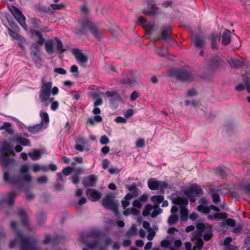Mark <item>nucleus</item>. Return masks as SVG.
Listing matches in <instances>:
<instances>
[{
	"mask_svg": "<svg viewBox=\"0 0 250 250\" xmlns=\"http://www.w3.org/2000/svg\"><path fill=\"white\" fill-rule=\"evenodd\" d=\"M18 242L20 243L21 250H38L37 239L32 237H25L20 230H17L15 239L10 242L9 247L14 248Z\"/></svg>",
	"mask_w": 250,
	"mask_h": 250,
	"instance_id": "nucleus-1",
	"label": "nucleus"
},
{
	"mask_svg": "<svg viewBox=\"0 0 250 250\" xmlns=\"http://www.w3.org/2000/svg\"><path fill=\"white\" fill-rule=\"evenodd\" d=\"M79 27L78 33L80 34H85L87 30L97 39L100 40L102 38V35L100 31L97 29L96 25L90 21L84 19L79 21Z\"/></svg>",
	"mask_w": 250,
	"mask_h": 250,
	"instance_id": "nucleus-2",
	"label": "nucleus"
},
{
	"mask_svg": "<svg viewBox=\"0 0 250 250\" xmlns=\"http://www.w3.org/2000/svg\"><path fill=\"white\" fill-rule=\"evenodd\" d=\"M31 34L38 38L36 42L31 44L30 48V54L31 56L40 59V46H42L45 42V38H43L42 32L38 30H31Z\"/></svg>",
	"mask_w": 250,
	"mask_h": 250,
	"instance_id": "nucleus-3",
	"label": "nucleus"
},
{
	"mask_svg": "<svg viewBox=\"0 0 250 250\" xmlns=\"http://www.w3.org/2000/svg\"><path fill=\"white\" fill-rule=\"evenodd\" d=\"M170 75L177 80L184 83H190L195 80V76L192 73L181 68L171 70Z\"/></svg>",
	"mask_w": 250,
	"mask_h": 250,
	"instance_id": "nucleus-4",
	"label": "nucleus"
},
{
	"mask_svg": "<svg viewBox=\"0 0 250 250\" xmlns=\"http://www.w3.org/2000/svg\"><path fill=\"white\" fill-rule=\"evenodd\" d=\"M3 181L6 183L12 184L14 186L21 185L23 181L27 183H29L32 181V177L30 174H23L22 177L16 176L15 175L10 176L8 171L3 172Z\"/></svg>",
	"mask_w": 250,
	"mask_h": 250,
	"instance_id": "nucleus-5",
	"label": "nucleus"
},
{
	"mask_svg": "<svg viewBox=\"0 0 250 250\" xmlns=\"http://www.w3.org/2000/svg\"><path fill=\"white\" fill-rule=\"evenodd\" d=\"M172 200L173 204L180 207L181 220H187L188 211L186 207L188 204V200L185 197H177L173 198Z\"/></svg>",
	"mask_w": 250,
	"mask_h": 250,
	"instance_id": "nucleus-6",
	"label": "nucleus"
},
{
	"mask_svg": "<svg viewBox=\"0 0 250 250\" xmlns=\"http://www.w3.org/2000/svg\"><path fill=\"white\" fill-rule=\"evenodd\" d=\"M203 190L197 184L192 185L184 191V194L191 202L195 201V197H200L203 194Z\"/></svg>",
	"mask_w": 250,
	"mask_h": 250,
	"instance_id": "nucleus-7",
	"label": "nucleus"
},
{
	"mask_svg": "<svg viewBox=\"0 0 250 250\" xmlns=\"http://www.w3.org/2000/svg\"><path fill=\"white\" fill-rule=\"evenodd\" d=\"M10 11L20 25L24 30L26 31L28 27L25 21L26 18L22 11L14 5L12 6V8L10 9Z\"/></svg>",
	"mask_w": 250,
	"mask_h": 250,
	"instance_id": "nucleus-8",
	"label": "nucleus"
},
{
	"mask_svg": "<svg viewBox=\"0 0 250 250\" xmlns=\"http://www.w3.org/2000/svg\"><path fill=\"white\" fill-rule=\"evenodd\" d=\"M114 197L112 193L106 194L102 200V206L106 209H110L115 213L118 212V208L114 203Z\"/></svg>",
	"mask_w": 250,
	"mask_h": 250,
	"instance_id": "nucleus-9",
	"label": "nucleus"
},
{
	"mask_svg": "<svg viewBox=\"0 0 250 250\" xmlns=\"http://www.w3.org/2000/svg\"><path fill=\"white\" fill-rule=\"evenodd\" d=\"M52 84V82H48L41 85L39 92V98L41 102L46 101L49 100L51 95Z\"/></svg>",
	"mask_w": 250,
	"mask_h": 250,
	"instance_id": "nucleus-10",
	"label": "nucleus"
},
{
	"mask_svg": "<svg viewBox=\"0 0 250 250\" xmlns=\"http://www.w3.org/2000/svg\"><path fill=\"white\" fill-rule=\"evenodd\" d=\"M11 153V149L8 145H5L2 147L1 149V156L0 157V162L1 165L7 167L11 162V159L9 158Z\"/></svg>",
	"mask_w": 250,
	"mask_h": 250,
	"instance_id": "nucleus-11",
	"label": "nucleus"
},
{
	"mask_svg": "<svg viewBox=\"0 0 250 250\" xmlns=\"http://www.w3.org/2000/svg\"><path fill=\"white\" fill-rule=\"evenodd\" d=\"M143 13L155 16L159 13L158 8L152 0H149L147 2V9L144 10Z\"/></svg>",
	"mask_w": 250,
	"mask_h": 250,
	"instance_id": "nucleus-12",
	"label": "nucleus"
},
{
	"mask_svg": "<svg viewBox=\"0 0 250 250\" xmlns=\"http://www.w3.org/2000/svg\"><path fill=\"white\" fill-rule=\"evenodd\" d=\"M72 53L79 63H85L87 62L88 58L86 55L83 53L81 50L74 48L72 49Z\"/></svg>",
	"mask_w": 250,
	"mask_h": 250,
	"instance_id": "nucleus-13",
	"label": "nucleus"
},
{
	"mask_svg": "<svg viewBox=\"0 0 250 250\" xmlns=\"http://www.w3.org/2000/svg\"><path fill=\"white\" fill-rule=\"evenodd\" d=\"M134 82V74L132 70H127L123 73L121 82L123 84L131 85Z\"/></svg>",
	"mask_w": 250,
	"mask_h": 250,
	"instance_id": "nucleus-14",
	"label": "nucleus"
},
{
	"mask_svg": "<svg viewBox=\"0 0 250 250\" xmlns=\"http://www.w3.org/2000/svg\"><path fill=\"white\" fill-rule=\"evenodd\" d=\"M86 195L92 202L98 201L102 197L101 193L94 188H89L86 190Z\"/></svg>",
	"mask_w": 250,
	"mask_h": 250,
	"instance_id": "nucleus-15",
	"label": "nucleus"
},
{
	"mask_svg": "<svg viewBox=\"0 0 250 250\" xmlns=\"http://www.w3.org/2000/svg\"><path fill=\"white\" fill-rule=\"evenodd\" d=\"M97 177L95 175L91 174L83 179L82 183L85 188L93 187L97 184Z\"/></svg>",
	"mask_w": 250,
	"mask_h": 250,
	"instance_id": "nucleus-16",
	"label": "nucleus"
},
{
	"mask_svg": "<svg viewBox=\"0 0 250 250\" xmlns=\"http://www.w3.org/2000/svg\"><path fill=\"white\" fill-rule=\"evenodd\" d=\"M23 226L28 227L29 221L27 213L23 208H18L17 212Z\"/></svg>",
	"mask_w": 250,
	"mask_h": 250,
	"instance_id": "nucleus-17",
	"label": "nucleus"
},
{
	"mask_svg": "<svg viewBox=\"0 0 250 250\" xmlns=\"http://www.w3.org/2000/svg\"><path fill=\"white\" fill-rule=\"evenodd\" d=\"M17 193L15 191L10 192L7 194V197L2 199L0 201V207H1L3 202L6 203L8 206H12L15 202V199L17 196Z\"/></svg>",
	"mask_w": 250,
	"mask_h": 250,
	"instance_id": "nucleus-18",
	"label": "nucleus"
},
{
	"mask_svg": "<svg viewBox=\"0 0 250 250\" xmlns=\"http://www.w3.org/2000/svg\"><path fill=\"white\" fill-rule=\"evenodd\" d=\"M191 39L197 48L202 49L205 48L206 43L204 37L198 36L192 38Z\"/></svg>",
	"mask_w": 250,
	"mask_h": 250,
	"instance_id": "nucleus-19",
	"label": "nucleus"
},
{
	"mask_svg": "<svg viewBox=\"0 0 250 250\" xmlns=\"http://www.w3.org/2000/svg\"><path fill=\"white\" fill-rule=\"evenodd\" d=\"M231 32L229 29H225L222 36V43L224 45H228L230 43Z\"/></svg>",
	"mask_w": 250,
	"mask_h": 250,
	"instance_id": "nucleus-20",
	"label": "nucleus"
},
{
	"mask_svg": "<svg viewBox=\"0 0 250 250\" xmlns=\"http://www.w3.org/2000/svg\"><path fill=\"white\" fill-rule=\"evenodd\" d=\"M172 29L170 27H167L165 29L163 30L161 33V39L167 41L169 40H171V35H172Z\"/></svg>",
	"mask_w": 250,
	"mask_h": 250,
	"instance_id": "nucleus-21",
	"label": "nucleus"
},
{
	"mask_svg": "<svg viewBox=\"0 0 250 250\" xmlns=\"http://www.w3.org/2000/svg\"><path fill=\"white\" fill-rule=\"evenodd\" d=\"M222 60L221 58L218 56L213 57L210 60V66L214 69H218L221 66Z\"/></svg>",
	"mask_w": 250,
	"mask_h": 250,
	"instance_id": "nucleus-22",
	"label": "nucleus"
},
{
	"mask_svg": "<svg viewBox=\"0 0 250 250\" xmlns=\"http://www.w3.org/2000/svg\"><path fill=\"white\" fill-rule=\"evenodd\" d=\"M97 241L99 242L100 247H98V249L100 250L104 249L108 245L112 243V239L108 236L105 237L104 239L99 238Z\"/></svg>",
	"mask_w": 250,
	"mask_h": 250,
	"instance_id": "nucleus-23",
	"label": "nucleus"
},
{
	"mask_svg": "<svg viewBox=\"0 0 250 250\" xmlns=\"http://www.w3.org/2000/svg\"><path fill=\"white\" fill-rule=\"evenodd\" d=\"M231 67L233 68H238L244 65L242 58L239 59H230L228 61Z\"/></svg>",
	"mask_w": 250,
	"mask_h": 250,
	"instance_id": "nucleus-24",
	"label": "nucleus"
},
{
	"mask_svg": "<svg viewBox=\"0 0 250 250\" xmlns=\"http://www.w3.org/2000/svg\"><path fill=\"white\" fill-rule=\"evenodd\" d=\"M44 44L46 52L48 55H52L54 53V43L52 40L45 41Z\"/></svg>",
	"mask_w": 250,
	"mask_h": 250,
	"instance_id": "nucleus-25",
	"label": "nucleus"
},
{
	"mask_svg": "<svg viewBox=\"0 0 250 250\" xmlns=\"http://www.w3.org/2000/svg\"><path fill=\"white\" fill-rule=\"evenodd\" d=\"M228 217V214L226 212H216L214 215H208V219L210 220L226 219Z\"/></svg>",
	"mask_w": 250,
	"mask_h": 250,
	"instance_id": "nucleus-26",
	"label": "nucleus"
},
{
	"mask_svg": "<svg viewBox=\"0 0 250 250\" xmlns=\"http://www.w3.org/2000/svg\"><path fill=\"white\" fill-rule=\"evenodd\" d=\"M15 141L16 143L20 144L23 146H30V141L29 139L24 138L21 135H16L15 137Z\"/></svg>",
	"mask_w": 250,
	"mask_h": 250,
	"instance_id": "nucleus-27",
	"label": "nucleus"
},
{
	"mask_svg": "<svg viewBox=\"0 0 250 250\" xmlns=\"http://www.w3.org/2000/svg\"><path fill=\"white\" fill-rule=\"evenodd\" d=\"M42 155V152L39 149H34L32 152L28 153V156L33 161L38 160Z\"/></svg>",
	"mask_w": 250,
	"mask_h": 250,
	"instance_id": "nucleus-28",
	"label": "nucleus"
},
{
	"mask_svg": "<svg viewBox=\"0 0 250 250\" xmlns=\"http://www.w3.org/2000/svg\"><path fill=\"white\" fill-rule=\"evenodd\" d=\"M37 222L39 225H43L46 220V215L42 212H39L36 215Z\"/></svg>",
	"mask_w": 250,
	"mask_h": 250,
	"instance_id": "nucleus-29",
	"label": "nucleus"
},
{
	"mask_svg": "<svg viewBox=\"0 0 250 250\" xmlns=\"http://www.w3.org/2000/svg\"><path fill=\"white\" fill-rule=\"evenodd\" d=\"M147 185L149 188L151 190H156L159 189V181L154 180L150 178L147 182Z\"/></svg>",
	"mask_w": 250,
	"mask_h": 250,
	"instance_id": "nucleus-30",
	"label": "nucleus"
},
{
	"mask_svg": "<svg viewBox=\"0 0 250 250\" xmlns=\"http://www.w3.org/2000/svg\"><path fill=\"white\" fill-rule=\"evenodd\" d=\"M43 126L42 123L37 124L33 126H29L27 128V130L29 132L33 133H37L40 130L42 129Z\"/></svg>",
	"mask_w": 250,
	"mask_h": 250,
	"instance_id": "nucleus-31",
	"label": "nucleus"
},
{
	"mask_svg": "<svg viewBox=\"0 0 250 250\" xmlns=\"http://www.w3.org/2000/svg\"><path fill=\"white\" fill-rule=\"evenodd\" d=\"M127 189L133 195H134V197H137L139 194V189L137 187V185L136 183H133L130 185H127Z\"/></svg>",
	"mask_w": 250,
	"mask_h": 250,
	"instance_id": "nucleus-32",
	"label": "nucleus"
},
{
	"mask_svg": "<svg viewBox=\"0 0 250 250\" xmlns=\"http://www.w3.org/2000/svg\"><path fill=\"white\" fill-rule=\"evenodd\" d=\"M0 130H5L8 134L12 135L14 131L11 127V124L9 122H4L2 125L0 127Z\"/></svg>",
	"mask_w": 250,
	"mask_h": 250,
	"instance_id": "nucleus-33",
	"label": "nucleus"
},
{
	"mask_svg": "<svg viewBox=\"0 0 250 250\" xmlns=\"http://www.w3.org/2000/svg\"><path fill=\"white\" fill-rule=\"evenodd\" d=\"M102 118L100 115H95L93 118H89L87 120V123L90 124L91 125H93L95 122L100 123L102 122Z\"/></svg>",
	"mask_w": 250,
	"mask_h": 250,
	"instance_id": "nucleus-34",
	"label": "nucleus"
},
{
	"mask_svg": "<svg viewBox=\"0 0 250 250\" xmlns=\"http://www.w3.org/2000/svg\"><path fill=\"white\" fill-rule=\"evenodd\" d=\"M7 30L9 35L13 40H17L21 36L19 34L20 31H16L15 30H12L10 28H8Z\"/></svg>",
	"mask_w": 250,
	"mask_h": 250,
	"instance_id": "nucleus-35",
	"label": "nucleus"
},
{
	"mask_svg": "<svg viewBox=\"0 0 250 250\" xmlns=\"http://www.w3.org/2000/svg\"><path fill=\"white\" fill-rule=\"evenodd\" d=\"M30 23L34 28H39L42 25L41 21L35 18H32L30 19Z\"/></svg>",
	"mask_w": 250,
	"mask_h": 250,
	"instance_id": "nucleus-36",
	"label": "nucleus"
},
{
	"mask_svg": "<svg viewBox=\"0 0 250 250\" xmlns=\"http://www.w3.org/2000/svg\"><path fill=\"white\" fill-rule=\"evenodd\" d=\"M55 40L56 41V43H57L56 48H57V49L58 50V51L60 53H62L64 52L66 50L65 49L63 48V44H62V42L61 41V40L60 39H58V38H56Z\"/></svg>",
	"mask_w": 250,
	"mask_h": 250,
	"instance_id": "nucleus-37",
	"label": "nucleus"
},
{
	"mask_svg": "<svg viewBox=\"0 0 250 250\" xmlns=\"http://www.w3.org/2000/svg\"><path fill=\"white\" fill-rule=\"evenodd\" d=\"M137 233V229L136 224H133L129 229L126 231V235L127 236H134Z\"/></svg>",
	"mask_w": 250,
	"mask_h": 250,
	"instance_id": "nucleus-38",
	"label": "nucleus"
},
{
	"mask_svg": "<svg viewBox=\"0 0 250 250\" xmlns=\"http://www.w3.org/2000/svg\"><path fill=\"white\" fill-rule=\"evenodd\" d=\"M151 201L156 204L161 203L164 200V197L163 195H154L151 197Z\"/></svg>",
	"mask_w": 250,
	"mask_h": 250,
	"instance_id": "nucleus-39",
	"label": "nucleus"
},
{
	"mask_svg": "<svg viewBox=\"0 0 250 250\" xmlns=\"http://www.w3.org/2000/svg\"><path fill=\"white\" fill-rule=\"evenodd\" d=\"M211 42H218L220 41V37L217 33H211L208 37Z\"/></svg>",
	"mask_w": 250,
	"mask_h": 250,
	"instance_id": "nucleus-40",
	"label": "nucleus"
},
{
	"mask_svg": "<svg viewBox=\"0 0 250 250\" xmlns=\"http://www.w3.org/2000/svg\"><path fill=\"white\" fill-rule=\"evenodd\" d=\"M178 219L179 217L177 214H172L168 217V223L170 225H172L175 224L178 221Z\"/></svg>",
	"mask_w": 250,
	"mask_h": 250,
	"instance_id": "nucleus-41",
	"label": "nucleus"
},
{
	"mask_svg": "<svg viewBox=\"0 0 250 250\" xmlns=\"http://www.w3.org/2000/svg\"><path fill=\"white\" fill-rule=\"evenodd\" d=\"M153 207L150 204H147L143 211L142 214L144 216L146 217L150 214V211L152 209Z\"/></svg>",
	"mask_w": 250,
	"mask_h": 250,
	"instance_id": "nucleus-42",
	"label": "nucleus"
},
{
	"mask_svg": "<svg viewBox=\"0 0 250 250\" xmlns=\"http://www.w3.org/2000/svg\"><path fill=\"white\" fill-rule=\"evenodd\" d=\"M40 116L42 119L41 123H48L49 122V118L48 114L46 112H42L41 111L40 112Z\"/></svg>",
	"mask_w": 250,
	"mask_h": 250,
	"instance_id": "nucleus-43",
	"label": "nucleus"
},
{
	"mask_svg": "<svg viewBox=\"0 0 250 250\" xmlns=\"http://www.w3.org/2000/svg\"><path fill=\"white\" fill-rule=\"evenodd\" d=\"M7 20L8 21V23L11 27V29L13 30H15L16 31H20V28L17 24L12 20V19H8Z\"/></svg>",
	"mask_w": 250,
	"mask_h": 250,
	"instance_id": "nucleus-44",
	"label": "nucleus"
},
{
	"mask_svg": "<svg viewBox=\"0 0 250 250\" xmlns=\"http://www.w3.org/2000/svg\"><path fill=\"white\" fill-rule=\"evenodd\" d=\"M197 210L205 214H209L210 212L209 207H205L202 205H200L197 206Z\"/></svg>",
	"mask_w": 250,
	"mask_h": 250,
	"instance_id": "nucleus-45",
	"label": "nucleus"
},
{
	"mask_svg": "<svg viewBox=\"0 0 250 250\" xmlns=\"http://www.w3.org/2000/svg\"><path fill=\"white\" fill-rule=\"evenodd\" d=\"M195 246L193 247L194 250H201L204 246V242L202 239L195 240Z\"/></svg>",
	"mask_w": 250,
	"mask_h": 250,
	"instance_id": "nucleus-46",
	"label": "nucleus"
},
{
	"mask_svg": "<svg viewBox=\"0 0 250 250\" xmlns=\"http://www.w3.org/2000/svg\"><path fill=\"white\" fill-rule=\"evenodd\" d=\"M105 94L108 97L113 98L114 100L120 98V96L118 95L117 93L114 91H107L105 92Z\"/></svg>",
	"mask_w": 250,
	"mask_h": 250,
	"instance_id": "nucleus-47",
	"label": "nucleus"
},
{
	"mask_svg": "<svg viewBox=\"0 0 250 250\" xmlns=\"http://www.w3.org/2000/svg\"><path fill=\"white\" fill-rule=\"evenodd\" d=\"M36 8L37 9L40 11L44 12L45 13H48L50 10V9L49 7L42 5L41 4H38L36 5Z\"/></svg>",
	"mask_w": 250,
	"mask_h": 250,
	"instance_id": "nucleus-48",
	"label": "nucleus"
},
{
	"mask_svg": "<svg viewBox=\"0 0 250 250\" xmlns=\"http://www.w3.org/2000/svg\"><path fill=\"white\" fill-rule=\"evenodd\" d=\"M215 172L217 175L222 177H223L225 175V171L221 167H219L216 168Z\"/></svg>",
	"mask_w": 250,
	"mask_h": 250,
	"instance_id": "nucleus-49",
	"label": "nucleus"
},
{
	"mask_svg": "<svg viewBox=\"0 0 250 250\" xmlns=\"http://www.w3.org/2000/svg\"><path fill=\"white\" fill-rule=\"evenodd\" d=\"M168 188V184L165 182L162 181H159V188L160 189L161 192H164V190Z\"/></svg>",
	"mask_w": 250,
	"mask_h": 250,
	"instance_id": "nucleus-50",
	"label": "nucleus"
},
{
	"mask_svg": "<svg viewBox=\"0 0 250 250\" xmlns=\"http://www.w3.org/2000/svg\"><path fill=\"white\" fill-rule=\"evenodd\" d=\"M86 245L88 248L91 249H98V247H100L99 242L97 241V240L91 243H88L86 244Z\"/></svg>",
	"mask_w": 250,
	"mask_h": 250,
	"instance_id": "nucleus-51",
	"label": "nucleus"
},
{
	"mask_svg": "<svg viewBox=\"0 0 250 250\" xmlns=\"http://www.w3.org/2000/svg\"><path fill=\"white\" fill-rule=\"evenodd\" d=\"M162 211V209L158 207L157 208H155L154 209L151 214V216L152 218L156 217L157 215L161 214Z\"/></svg>",
	"mask_w": 250,
	"mask_h": 250,
	"instance_id": "nucleus-52",
	"label": "nucleus"
},
{
	"mask_svg": "<svg viewBox=\"0 0 250 250\" xmlns=\"http://www.w3.org/2000/svg\"><path fill=\"white\" fill-rule=\"evenodd\" d=\"M73 170L72 167H66L62 170V172L65 176H68L72 173Z\"/></svg>",
	"mask_w": 250,
	"mask_h": 250,
	"instance_id": "nucleus-53",
	"label": "nucleus"
},
{
	"mask_svg": "<svg viewBox=\"0 0 250 250\" xmlns=\"http://www.w3.org/2000/svg\"><path fill=\"white\" fill-rule=\"evenodd\" d=\"M202 235V232L200 231L195 230L193 233V238L195 240H201Z\"/></svg>",
	"mask_w": 250,
	"mask_h": 250,
	"instance_id": "nucleus-54",
	"label": "nucleus"
},
{
	"mask_svg": "<svg viewBox=\"0 0 250 250\" xmlns=\"http://www.w3.org/2000/svg\"><path fill=\"white\" fill-rule=\"evenodd\" d=\"M29 166L26 164H24L20 168V172L21 174H25L29 171Z\"/></svg>",
	"mask_w": 250,
	"mask_h": 250,
	"instance_id": "nucleus-55",
	"label": "nucleus"
},
{
	"mask_svg": "<svg viewBox=\"0 0 250 250\" xmlns=\"http://www.w3.org/2000/svg\"><path fill=\"white\" fill-rule=\"evenodd\" d=\"M158 54L162 57H165L168 54V49L166 48H161L158 52Z\"/></svg>",
	"mask_w": 250,
	"mask_h": 250,
	"instance_id": "nucleus-56",
	"label": "nucleus"
},
{
	"mask_svg": "<svg viewBox=\"0 0 250 250\" xmlns=\"http://www.w3.org/2000/svg\"><path fill=\"white\" fill-rule=\"evenodd\" d=\"M187 95L188 97H193L196 96L198 95V93L196 89L194 88H193L192 89H189L187 91Z\"/></svg>",
	"mask_w": 250,
	"mask_h": 250,
	"instance_id": "nucleus-57",
	"label": "nucleus"
},
{
	"mask_svg": "<svg viewBox=\"0 0 250 250\" xmlns=\"http://www.w3.org/2000/svg\"><path fill=\"white\" fill-rule=\"evenodd\" d=\"M197 228V231H200V232H203L206 229L205 225L203 223H197L196 225Z\"/></svg>",
	"mask_w": 250,
	"mask_h": 250,
	"instance_id": "nucleus-58",
	"label": "nucleus"
},
{
	"mask_svg": "<svg viewBox=\"0 0 250 250\" xmlns=\"http://www.w3.org/2000/svg\"><path fill=\"white\" fill-rule=\"evenodd\" d=\"M51 7L53 10H60L64 7V5L63 4H51Z\"/></svg>",
	"mask_w": 250,
	"mask_h": 250,
	"instance_id": "nucleus-59",
	"label": "nucleus"
},
{
	"mask_svg": "<svg viewBox=\"0 0 250 250\" xmlns=\"http://www.w3.org/2000/svg\"><path fill=\"white\" fill-rule=\"evenodd\" d=\"M154 27L155 25L154 24H151L149 23L146 24L144 27L147 33H151L154 30Z\"/></svg>",
	"mask_w": 250,
	"mask_h": 250,
	"instance_id": "nucleus-60",
	"label": "nucleus"
},
{
	"mask_svg": "<svg viewBox=\"0 0 250 250\" xmlns=\"http://www.w3.org/2000/svg\"><path fill=\"white\" fill-rule=\"evenodd\" d=\"M48 178L46 176L43 175L37 179L38 183L40 184H45L47 182Z\"/></svg>",
	"mask_w": 250,
	"mask_h": 250,
	"instance_id": "nucleus-61",
	"label": "nucleus"
},
{
	"mask_svg": "<svg viewBox=\"0 0 250 250\" xmlns=\"http://www.w3.org/2000/svg\"><path fill=\"white\" fill-rule=\"evenodd\" d=\"M136 146L138 147H143L145 146V141L143 139L140 138L136 142Z\"/></svg>",
	"mask_w": 250,
	"mask_h": 250,
	"instance_id": "nucleus-62",
	"label": "nucleus"
},
{
	"mask_svg": "<svg viewBox=\"0 0 250 250\" xmlns=\"http://www.w3.org/2000/svg\"><path fill=\"white\" fill-rule=\"evenodd\" d=\"M100 143L102 145H106L109 142L108 138L106 135H103L100 140Z\"/></svg>",
	"mask_w": 250,
	"mask_h": 250,
	"instance_id": "nucleus-63",
	"label": "nucleus"
},
{
	"mask_svg": "<svg viewBox=\"0 0 250 250\" xmlns=\"http://www.w3.org/2000/svg\"><path fill=\"white\" fill-rule=\"evenodd\" d=\"M171 242L167 240H163L161 242V246L164 248H168L169 247Z\"/></svg>",
	"mask_w": 250,
	"mask_h": 250,
	"instance_id": "nucleus-64",
	"label": "nucleus"
}]
</instances>
